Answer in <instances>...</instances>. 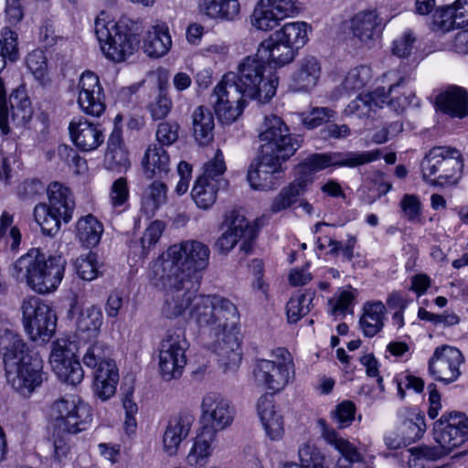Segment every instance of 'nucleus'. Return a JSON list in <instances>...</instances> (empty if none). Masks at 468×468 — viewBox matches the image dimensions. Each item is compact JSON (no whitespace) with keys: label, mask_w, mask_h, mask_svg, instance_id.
I'll return each mask as SVG.
<instances>
[{"label":"nucleus","mask_w":468,"mask_h":468,"mask_svg":"<svg viewBox=\"0 0 468 468\" xmlns=\"http://www.w3.org/2000/svg\"><path fill=\"white\" fill-rule=\"evenodd\" d=\"M267 62L260 56H248L239 65L238 73L229 72L210 95L218 120L231 123L242 113L247 99L268 102L276 93L278 78L264 76Z\"/></svg>","instance_id":"nucleus-1"},{"label":"nucleus","mask_w":468,"mask_h":468,"mask_svg":"<svg viewBox=\"0 0 468 468\" xmlns=\"http://www.w3.org/2000/svg\"><path fill=\"white\" fill-rule=\"evenodd\" d=\"M209 256L210 250L207 244L189 239L170 246L153 261L151 267L154 268L155 275L166 282H176L177 276L181 282L200 286V272L208 266Z\"/></svg>","instance_id":"nucleus-2"},{"label":"nucleus","mask_w":468,"mask_h":468,"mask_svg":"<svg viewBox=\"0 0 468 468\" xmlns=\"http://www.w3.org/2000/svg\"><path fill=\"white\" fill-rule=\"evenodd\" d=\"M67 261L61 255L47 257L38 248L30 249L10 266V274L18 282L37 293H48L58 288L64 276Z\"/></svg>","instance_id":"nucleus-3"},{"label":"nucleus","mask_w":468,"mask_h":468,"mask_svg":"<svg viewBox=\"0 0 468 468\" xmlns=\"http://www.w3.org/2000/svg\"><path fill=\"white\" fill-rule=\"evenodd\" d=\"M143 25L140 20L123 16L117 22L97 18L94 32L105 56L114 62H122L139 48Z\"/></svg>","instance_id":"nucleus-4"},{"label":"nucleus","mask_w":468,"mask_h":468,"mask_svg":"<svg viewBox=\"0 0 468 468\" xmlns=\"http://www.w3.org/2000/svg\"><path fill=\"white\" fill-rule=\"evenodd\" d=\"M189 314L199 329L210 335L234 328L239 321L236 304L219 295L198 294Z\"/></svg>","instance_id":"nucleus-5"},{"label":"nucleus","mask_w":468,"mask_h":468,"mask_svg":"<svg viewBox=\"0 0 468 468\" xmlns=\"http://www.w3.org/2000/svg\"><path fill=\"white\" fill-rule=\"evenodd\" d=\"M47 194L48 203H39L35 207L34 217L44 234L55 235L61 222L70 221L75 209V200L70 189L58 182H51Z\"/></svg>","instance_id":"nucleus-6"},{"label":"nucleus","mask_w":468,"mask_h":468,"mask_svg":"<svg viewBox=\"0 0 468 468\" xmlns=\"http://www.w3.org/2000/svg\"><path fill=\"white\" fill-rule=\"evenodd\" d=\"M112 355V349L108 344L95 341L87 347L82 356L84 365L93 369L94 393L102 401L115 394L119 382V370Z\"/></svg>","instance_id":"nucleus-7"},{"label":"nucleus","mask_w":468,"mask_h":468,"mask_svg":"<svg viewBox=\"0 0 468 468\" xmlns=\"http://www.w3.org/2000/svg\"><path fill=\"white\" fill-rule=\"evenodd\" d=\"M420 167L426 183L434 186H452L461 177L463 159L456 148L435 146L425 154Z\"/></svg>","instance_id":"nucleus-8"},{"label":"nucleus","mask_w":468,"mask_h":468,"mask_svg":"<svg viewBox=\"0 0 468 468\" xmlns=\"http://www.w3.org/2000/svg\"><path fill=\"white\" fill-rule=\"evenodd\" d=\"M260 153L284 162L300 148V136L290 133L288 126L277 115H266L259 134Z\"/></svg>","instance_id":"nucleus-9"},{"label":"nucleus","mask_w":468,"mask_h":468,"mask_svg":"<svg viewBox=\"0 0 468 468\" xmlns=\"http://www.w3.org/2000/svg\"><path fill=\"white\" fill-rule=\"evenodd\" d=\"M271 359H257L253 368L255 380L266 388L278 392L293 377L294 365L287 349L278 347L271 352Z\"/></svg>","instance_id":"nucleus-10"},{"label":"nucleus","mask_w":468,"mask_h":468,"mask_svg":"<svg viewBox=\"0 0 468 468\" xmlns=\"http://www.w3.org/2000/svg\"><path fill=\"white\" fill-rule=\"evenodd\" d=\"M54 433H78L85 431L92 420L90 408L74 396L57 399L50 407Z\"/></svg>","instance_id":"nucleus-11"},{"label":"nucleus","mask_w":468,"mask_h":468,"mask_svg":"<svg viewBox=\"0 0 468 468\" xmlns=\"http://www.w3.org/2000/svg\"><path fill=\"white\" fill-rule=\"evenodd\" d=\"M25 331L33 341L48 342L57 327V315L39 297L27 296L21 303Z\"/></svg>","instance_id":"nucleus-12"},{"label":"nucleus","mask_w":468,"mask_h":468,"mask_svg":"<svg viewBox=\"0 0 468 468\" xmlns=\"http://www.w3.org/2000/svg\"><path fill=\"white\" fill-rule=\"evenodd\" d=\"M189 347L183 328L168 329L159 345V370L164 380L179 378L186 365Z\"/></svg>","instance_id":"nucleus-13"},{"label":"nucleus","mask_w":468,"mask_h":468,"mask_svg":"<svg viewBox=\"0 0 468 468\" xmlns=\"http://www.w3.org/2000/svg\"><path fill=\"white\" fill-rule=\"evenodd\" d=\"M223 224L227 229L216 241V250L221 254H228L240 241L239 250L245 256L250 254L257 237L256 227L239 210L235 209L225 215Z\"/></svg>","instance_id":"nucleus-14"},{"label":"nucleus","mask_w":468,"mask_h":468,"mask_svg":"<svg viewBox=\"0 0 468 468\" xmlns=\"http://www.w3.org/2000/svg\"><path fill=\"white\" fill-rule=\"evenodd\" d=\"M148 278L155 287L166 291L162 306V314L165 317L168 319L176 318L182 315L189 306L194 305L196 296L198 295L197 292L199 286H192L183 281L181 282V279L177 276L176 280L179 282H166V281L155 275L153 267H150Z\"/></svg>","instance_id":"nucleus-15"},{"label":"nucleus","mask_w":468,"mask_h":468,"mask_svg":"<svg viewBox=\"0 0 468 468\" xmlns=\"http://www.w3.org/2000/svg\"><path fill=\"white\" fill-rule=\"evenodd\" d=\"M78 343L69 337H61L52 344L49 362L58 378L68 384H80L84 378V370L77 357Z\"/></svg>","instance_id":"nucleus-16"},{"label":"nucleus","mask_w":468,"mask_h":468,"mask_svg":"<svg viewBox=\"0 0 468 468\" xmlns=\"http://www.w3.org/2000/svg\"><path fill=\"white\" fill-rule=\"evenodd\" d=\"M433 434L442 456L468 441V417L459 411L445 412L434 422Z\"/></svg>","instance_id":"nucleus-17"},{"label":"nucleus","mask_w":468,"mask_h":468,"mask_svg":"<svg viewBox=\"0 0 468 468\" xmlns=\"http://www.w3.org/2000/svg\"><path fill=\"white\" fill-rule=\"evenodd\" d=\"M380 156V152H333L313 154L301 164L300 169L310 175L324 170L329 166L356 167L371 163Z\"/></svg>","instance_id":"nucleus-18"},{"label":"nucleus","mask_w":468,"mask_h":468,"mask_svg":"<svg viewBox=\"0 0 468 468\" xmlns=\"http://www.w3.org/2000/svg\"><path fill=\"white\" fill-rule=\"evenodd\" d=\"M33 114L31 102L24 90L17 89L5 99V82L0 77V130L3 134L10 133L9 120L17 125H24Z\"/></svg>","instance_id":"nucleus-19"},{"label":"nucleus","mask_w":468,"mask_h":468,"mask_svg":"<svg viewBox=\"0 0 468 468\" xmlns=\"http://www.w3.org/2000/svg\"><path fill=\"white\" fill-rule=\"evenodd\" d=\"M201 429L215 435L229 427L235 411L229 399L218 393H207L201 403Z\"/></svg>","instance_id":"nucleus-20"},{"label":"nucleus","mask_w":468,"mask_h":468,"mask_svg":"<svg viewBox=\"0 0 468 468\" xmlns=\"http://www.w3.org/2000/svg\"><path fill=\"white\" fill-rule=\"evenodd\" d=\"M464 357L462 352L453 346L442 345L435 348L428 361V372L437 381L451 384L461 376L460 366Z\"/></svg>","instance_id":"nucleus-21"},{"label":"nucleus","mask_w":468,"mask_h":468,"mask_svg":"<svg viewBox=\"0 0 468 468\" xmlns=\"http://www.w3.org/2000/svg\"><path fill=\"white\" fill-rule=\"evenodd\" d=\"M301 5L297 0H261L252 14V25L268 31L277 27L281 20L297 15Z\"/></svg>","instance_id":"nucleus-22"},{"label":"nucleus","mask_w":468,"mask_h":468,"mask_svg":"<svg viewBox=\"0 0 468 468\" xmlns=\"http://www.w3.org/2000/svg\"><path fill=\"white\" fill-rule=\"evenodd\" d=\"M43 366V360L37 356L15 366L14 368L7 369L5 371L7 380L21 395L28 396L47 379Z\"/></svg>","instance_id":"nucleus-23"},{"label":"nucleus","mask_w":468,"mask_h":468,"mask_svg":"<svg viewBox=\"0 0 468 468\" xmlns=\"http://www.w3.org/2000/svg\"><path fill=\"white\" fill-rule=\"evenodd\" d=\"M78 104L87 115L100 117L106 109L105 93L99 77L91 71H84L78 83Z\"/></svg>","instance_id":"nucleus-24"},{"label":"nucleus","mask_w":468,"mask_h":468,"mask_svg":"<svg viewBox=\"0 0 468 468\" xmlns=\"http://www.w3.org/2000/svg\"><path fill=\"white\" fill-rule=\"evenodd\" d=\"M238 324L234 328H226L216 337L212 344L213 352L218 356V365L225 371L237 368L241 361L240 342L239 338Z\"/></svg>","instance_id":"nucleus-25"},{"label":"nucleus","mask_w":468,"mask_h":468,"mask_svg":"<svg viewBox=\"0 0 468 468\" xmlns=\"http://www.w3.org/2000/svg\"><path fill=\"white\" fill-rule=\"evenodd\" d=\"M282 161L260 153L258 161L250 165L247 179L253 189L268 191L274 188L282 173Z\"/></svg>","instance_id":"nucleus-26"},{"label":"nucleus","mask_w":468,"mask_h":468,"mask_svg":"<svg viewBox=\"0 0 468 468\" xmlns=\"http://www.w3.org/2000/svg\"><path fill=\"white\" fill-rule=\"evenodd\" d=\"M0 354L5 371L38 356L19 334L11 330H5L0 337Z\"/></svg>","instance_id":"nucleus-27"},{"label":"nucleus","mask_w":468,"mask_h":468,"mask_svg":"<svg viewBox=\"0 0 468 468\" xmlns=\"http://www.w3.org/2000/svg\"><path fill=\"white\" fill-rule=\"evenodd\" d=\"M195 421L189 410H181L169 417L163 435L164 451L170 456L176 454L180 443L185 441Z\"/></svg>","instance_id":"nucleus-28"},{"label":"nucleus","mask_w":468,"mask_h":468,"mask_svg":"<svg viewBox=\"0 0 468 468\" xmlns=\"http://www.w3.org/2000/svg\"><path fill=\"white\" fill-rule=\"evenodd\" d=\"M69 131L74 144L83 152L97 149L104 141L100 125L90 122L83 117L72 120L69 125Z\"/></svg>","instance_id":"nucleus-29"},{"label":"nucleus","mask_w":468,"mask_h":468,"mask_svg":"<svg viewBox=\"0 0 468 468\" xmlns=\"http://www.w3.org/2000/svg\"><path fill=\"white\" fill-rule=\"evenodd\" d=\"M439 111L452 118L463 119L468 116V93L457 86H451L436 96Z\"/></svg>","instance_id":"nucleus-30"},{"label":"nucleus","mask_w":468,"mask_h":468,"mask_svg":"<svg viewBox=\"0 0 468 468\" xmlns=\"http://www.w3.org/2000/svg\"><path fill=\"white\" fill-rule=\"evenodd\" d=\"M321 76V65L314 56L303 58L291 76L290 88L294 91H308L316 86Z\"/></svg>","instance_id":"nucleus-31"},{"label":"nucleus","mask_w":468,"mask_h":468,"mask_svg":"<svg viewBox=\"0 0 468 468\" xmlns=\"http://www.w3.org/2000/svg\"><path fill=\"white\" fill-rule=\"evenodd\" d=\"M349 29L353 37L368 44L379 37L381 20L376 10L361 11L351 18Z\"/></svg>","instance_id":"nucleus-32"},{"label":"nucleus","mask_w":468,"mask_h":468,"mask_svg":"<svg viewBox=\"0 0 468 468\" xmlns=\"http://www.w3.org/2000/svg\"><path fill=\"white\" fill-rule=\"evenodd\" d=\"M298 50L282 41H276L274 36L262 41L257 50V56L273 67H282L292 62Z\"/></svg>","instance_id":"nucleus-33"},{"label":"nucleus","mask_w":468,"mask_h":468,"mask_svg":"<svg viewBox=\"0 0 468 468\" xmlns=\"http://www.w3.org/2000/svg\"><path fill=\"white\" fill-rule=\"evenodd\" d=\"M142 165L147 179L161 181L170 171V157L162 146L153 144L145 151Z\"/></svg>","instance_id":"nucleus-34"},{"label":"nucleus","mask_w":468,"mask_h":468,"mask_svg":"<svg viewBox=\"0 0 468 468\" xmlns=\"http://www.w3.org/2000/svg\"><path fill=\"white\" fill-rule=\"evenodd\" d=\"M257 410L266 434L270 439H281L284 431L283 420L282 415L275 410L272 398L267 395L260 397Z\"/></svg>","instance_id":"nucleus-35"},{"label":"nucleus","mask_w":468,"mask_h":468,"mask_svg":"<svg viewBox=\"0 0 468 468\" xmlns=\"http://www.w3.org/2000/svg\"><path fill=\"white\" fill-rule=\"evenodd\" d=\"M385 88L376 89L371 93L359 94L345 109L346 115H356L358 118H369L377 109L382 108L385 104Z\"/></svg>","instance_id":"nucleus-36"},{"label":"nucleus","mask_w":468,"mask_h":468,"mask_svg":"<svg viewBox=\"0 0 468 468\" xmlns=\"http://www.w3.org/2000/svg\"><path fill=\"white\" fill-rule=\"evenodd\" d=\"M143 49L152 58L165 56L172 46L171 37L166 25H155L148 29L144 37Z\"/></svg>","instance_id":"nucleus-37"},{"label":"nucleus","mask_w":468,"mask_h":468,"mask_svg":"<svg viewBox=\"0 0 468 468\" xmlns=\"http://www.w3.org/2000/svg\"><path fill=\"white\" fill-rule=\"evenodd\" d=\"M406 79L401 78L396 84L385 90V103L394 112H402L409 106H420V100L415 93L406 87Z\"/></svg>","instance_id":"nucleus-38"},{"label":"nucleus","mask_w":468,"mask_h":468,"mask_svg":"<svg viewBox=\"0 0 468 468\" xmlns=\"http://www.w3.org/2000/svg\"><path fill=\"white\" fill-rule=\"evenodd\" d=\"M167 186L160 180H154L148 185L141 196V213L147 218L154 217L167 202Z\"/></svg>","instance_id":"nucleus-39"},{"label":"nucleus","mask_w":468,"mask_h":468,"mask_svg":"<svg viewBox=\"0 0 468 468\" xmlns=\"http://www.w3.org/2000/svg\"><path fill=\"white\" fill-rule=\"evenodd\" d=\"M317 423L321 428L322 437L328 444L334 446L335 449L342 454L344 457V463H348V464H350L354 463H360L362 461V456L356 448L347 440L339 436L333 428L327 425L324 420L320 419Z\"/></svg>","instance_id":"nucleus-40"},{"label":"nucleus","mask_w":468,"mask_h":468,"mask_svg":"<svg viewBox=\"0 0 468 468\" xmlns=\"http://www.w3.org/2000/svg\"><path fill=\"white\" fill-rule=\"evenodd\" d=\"M214 115L205 107L198 106L192 113V129L195 140L200 145H207L214 139Z\"/></svg>","instance_id":"nucleus-41"},{"label":"nucleus","mask_w":468,"mask_h":468,"mask_svg":"<svg viewBox=\"0 0 468 468\" xmlns=\"http://www.w3.org/2000/svg\"><path fill=\"white\" fill-rule=\"evenodd\" d=\"M201 14L212 19L234 20L239 13V0H199Z\"/></svg>","instance_id":"nucleus-42"},{"label":"nucleus","mask_w":468,"mask_h":468,"mask_svg":"<svg viewBox=\"0 0 468 468\" xmlns=\"http://www.w3.org/2000/svg\"><path fill=\"white\" fill-rule=\"evenodd\" d=\"M311 183L312 178L299 177L289 186L282 188L272 200L271 211L272 213H279L291 207L297 202L298 197L305 192L307 186Z\"/></svg>","instance_id":"nucleus-43"},{"label":"nucleus","mask_w":468,"mask_h":468,"mask_svg":"<svg viewBox=\"0 0 468 468\" xmlns=\"http://www.w3.org/2000/svg\"><path fill=\"white\" fill-rule=\"evenodd\" d=\"M385 306L381 302L367 303L359 324L363 333L367 337H373L381 331L384 323Z\"/></svg>","instance_id":"nucleus-44"},{"label":"nucleus","mask_w":468,"mask_h":468,"mask_svg":"<svg viewBox=\"0 0 468 468\" xmlns=\"http://www.w3.org/2000/svg\"><path fill=\"white\" fill-rule=\"evenodd\" d=\"M102 232V224L91 214L80 218L77 222V236L86 247H95Z\"/></svg>","instance_id":"nucleus-45"},{"label":"nucleus","mask_w":468,"mask_h":468,"mask_svg":"<svg viewBox=\"0 0 468 468\" xmlns=\"http://www.w3.org/2000/svg\"><path fill=\"white\" fill-rule=\"evenodd\" d=\"M221 186L217 181L197 178L191 191L192 198L198 207L208 209L216 202Z\"/></svg>","instance_id":"nucleus-46"},{"label":"nucleus","mask_w":468,"mask_h":468,"mask_svg":"<svg viewBox=\"0 0 468 468\" xmlns=\"http://www.w3.org/2000/svg\"><path fill=\"white\" fill-rule=\"evenodd\" d=\"M103 324L102 311L100 306L90 305L83 308L77 319V328L80 333H87L90 337H95L100 333Z\"/></svg>","instance_id":"nucleus-47"},{"label":"nucleus","mask_w":468,"mask_h":468,"mask_svg":"<svg viewBox=\"0 0 468 468\" xmlns=\"http://www.w3.org/2000/svg\"><path fill=\"white\" fill-rule=\"evenodd\" d=\"M216 435L201 429V432L196 437L194 444L186 457L188 464L204 465L212 452L211 444Z\"/></svg>","instance_id":"nucleus-48"},{"label":"nucleus","mask_w":468,"mask_h":468,"mask_svg":"<svg viewBox=\"0 0 468 468\" xmlns=\"http://www.w3.org/2000/svg\"><path fill=\"white\" fill-rule=\"evenodd\" d=\"M315 292L306 290L293 294L287 303L286 312L289 323H296L311 311Z\"/></svg>","instance_id":"nucleus-49"},{"label":"nucleus","mask_w":468,"mask_h":468,"mask_svg":"<svg viewBox=\"0 0 468 468\" xmlns=\"http://www.w3.org/2000/svg\"><path fill=\"white\" fill-rule=\"evenodd\" d=\"M272 36L276 37V41L284 42L299 50L307 39L306 24L304 22L287 23Z\"/></svg>","instance_id":"nucleus-50"},{"label":"nucleus","mask_w":468,"mask_h":468,"mask_svg":"<svg viewBox=\"0 0 468 468\" xmlns=\"http://www.w3.org/2000/svg\"><path fill=\"white\" fill-rule=\"evenodd\" d=\"M14 217L7 211H4L0 217V243L9 247L13 251L16 250L21 243V233L17 227L13 226Z\"/></svg>","instance_id":"nucleus-51"},{"label":"nucleus","mask_w":468,"mask_h":468,"mask_svg":"<svg viewBox=\"0 0 468 468\" xmlns=\"http://www.w3.org/2000/svg\"><path fill=\"white\" fill-rule=\"evenodd\" d=\"M129 187L125 177L113 181L109 194L110 204L115 213L120 214L129 207Z\"/></svg>","instance_id":"nucleus-52"},{"label":"nucleus","mask_w":468,"mask_h":468,"mask_svg":"<svg viewBox=\"0 0 468 468\" xmlns=\"http://www.w3.org/2000/svg\"><path fill=\"white\" fill-rule=\"evenodd\" d=\"M426 431L424 415L417 412H410V416L403 420L401 431L405 441L411 442L422 437Z\"/></svg>","instance_id":"nucleus-53"},{"label":"nucleus","mask_w":468,"mask_h":468,"mask_svg":"<svg viewBox=\"0 0 468 468\" xmlns=\"http://www.w3.org/2000/svg\"><path fill=\"white\" fill-rule=\"evenodd\" d=\"M226 171V165L223 154L220 150H217L214 157L204 164L203 173L198 178H204L207 181H217L218 185L225 186L227 182L222 178Z\"/></svg>","instance_id":"nucleus-54"},{"label":"nucleus","mask_w":468,"mask_h":468,"mask_svg":"<svg viewBox=\"0 0 468 468\" xmlns=\"http://www.w3.org/2000/svg\"><path fill=\"white\" fill-rule=\"evenodd\" d=\"M173 102L169 98L167 90L163 87L159 88L158 94L148 104L147 109L154 121L164 120L172 110Z\"/></svg>","instance_id":"nucleus-55"},{"label":"nucleus","mask_w":468,"mask_h":468,"mask_svg":"<svg viewBox=\"0 0 468 468\" xmlns=\"http://www.w3.org/2000/svg\"><path fill=\"white\" fill-rule=\"evenodd\" d=\"M165 229V223L162 220L156 219L150 223L140 239L141 257H145L150 250L158 242Z\"/></svg>","instance_id":"nucleus-56"},{"label":"nucleus","mask_w":468,"mask_h":468,"mask_svg":"<svg viewBox=\"0 0 468 468\" xmlns=\"http://www.w3.org/2000/svg\"><path fill=\"white\" fill-rule=\"evenodd\" d=\"M371 70L367 66H359L351 69L342 82V89L346 91L359 90L370 80Z\"/></svg>","instance_id":"nucleus-57"},{"label":"nucleus","mask_w":468,"mask_h":468,"mask_svg":"<svg viewBox=\"0 0 468 468\" xmlns=\"http://www.w3.org/2000/svg\"><path fill=\"white\" fill-rule=\"evenodd\" d=\"M302 464L288 463L283 468H326L324 466V458L310 445L304 444L299 449Z\"/></svg>","instance_id":"nucleus-58"},{"label":"nucleus","mask_w":468,"mask_h":468,"mask_svg":"<svg viewBox=\"0 0 468 468\" xmlns=\"http://www.w3.org/2000/svg\"><path fill=\"white\" fill-rule=\"evenodd\" d=\"M335 118V112L327 107H314L308 112H303L301 119L307 129H314Z\"/></svg>","instance_id":"nucleus-59"},{"label":"nucleus","mask_w":468,"mask_h":468,"mask_svg":"<svg viewBox=\"0 0 468 468\" xmlns=\"http://www.w3.org/2000/svg\"><path fill=\"white\" fill-rule=\"evenodd\" d=\"M75 269L78 275L84 281H92L98 277L100 271L97 256L90 252L85 257H80L75 261Z\"/></svg>","instance_id":"nucleus-60"},{"label":"nucleus","mask_w":468,"mask_h":468,"mask_svg":"<svg viewBox=\"0 0 468 468\" xmlns=\"http://www.w3.org/2000/svg\"><path fill=\"white\" fill-rule=\"evenodd\" d=\"M331 414L337 427L339 429H345L350 426L355 420L356 405L351 400H344L336 405Z\"/></svg>","instance_id":"nucleus-61"},{"label":"nucleus","mask_w":468,"mask_h":468,"mask_svg":"<svg viewBox=\"0 0 468 468\" xmlns=\"http://www.w3.org/2000/svg\"><path fill=\"white\" fill-rule=\"evenodd\" d=\"M179 124L176 122H163L158 124L155 136L159 146L172 145L178 140Z\"/></svg>","instance_id":"nucleus-62"},{"label":"nucleus","mask_w":468,"mask_h":468,"mask_svg":"<svg viewBox=\"0 0 468 468\" xmlns=\"http://www.w3.org/2000/svg\"><path fill=\"white\" fill-rule=\"evenodd\" d=\"M27 67L37 80H43L47 74V58L42 50H33L27 56Z\"/></svg>","instance_id":"nucleus-63"},{"label":"nucleus","mask_w":468,"mask_h":468,"mask_svg":"<svg viewBox=\"0 0 468 468\" xmlns=\"http://www.w3.org/2000/svg\"><path fill=\"white\" fill-rule=\"evenodd\" d=\"M420 201L415 195L406 194L400 200V207L404 217L410 222L420 221L421 215Z\"/></svg>","instance_id":"nucleus-64"}]
</instances>
